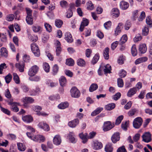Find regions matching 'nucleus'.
Returning a JSON list of instances; mask_svg holds the SVG:
<instances>
[{
	"mask_svg": "<svg viewBox=\"0 0 152 152\" xmlns=\"http://www.w3.org/2000/svg\"><path fill=\"white\" fill-rule=\"evenodd\" d=\"M137 111V110L135 108L131 109L128 113V114L129 116H132L134 115Z\"/></svg>",
	"mask_w": 152,
	"mask_h": 152,
	"instance_id": "52",
	"label": "nucleus"
},
{
	"mask_svg": "<svg viewBox=\"0 0 152 152\" xmlns=\"http://www.w3.org/2000/svg\"><path fill=\"white\" fill-rule=\"evenodd\" d=\"M129 121L125 122H123L121 125V127L122 129L125 131L127 130V128L129 126Z\"/></svg>",
	"mask_w": 152,
	"mask_h": 152,
	"instance_id": "28",
	"label": "nucleus"
},
{
	"mask_svg": "<svg viewBox=\"0 0 152 152\" xmlns=\"http://www.w3.org/2000/svg\"><path fill=\"white\" fill-rule=\"evenodd\" d=\"M99 54H96L93 57L91 61V63L94 64L96 63L99 58Z\"/></svg>",
	"mask_w": 152,
	"mask_h": 152,
	"instance_id": "38",
	"label": "nucleus"
},
{
	"mask_svg": "<svg viewBox=\"0 0 152 152\" xmlns=\"http://www.w3.org/2000/svg\"><path fill=\"white\" fill-rule=\"evenodd\" d=\"M115 104L114 103L109 104L105 106V109L107 110H110L113 109L115 107Z\"/></svg>",
	"mask_w": 152,
	"mask_h": 152,
	"instance_id": "29",
	"label": "nucleus"
},
{
	"mask_svg": "<svg viewBox=\"0 0 152 152\" xmlns=\"http://www.w3.org/2000/svg\"><path fill=\"white\" fill-rule=\"evenodd\" d=\"M139 50L141 53H145L147 50L146 45L145 44L140 45Z\"/></svg>",
	"mask_w": 152,
	"mask_h": 152,
	"instance_id": "21",
	"label": "nucleus"
},
{
	"mask_svg": "<svg viewBox=\"0 0 152 152\" xmlns=\"http://www.w3.org/2000/svg\"><path fill=\"white\" fill-rule=\"evenodd\" d=\"M102 143L100 142L96 141L94 143V149L95 150L101 149L102 147Z\"/></svg>",
	"mask_w": 152,
	"mask_h": 152,
	"instance_id": "18",
	"label": "nucleus"
},
{
	"mask_svg": "<svg viewBox=\"0 0 152 152\" xmlns=\"http://www.w3.org/2000/svg\"><path fill=\"white\" fill-rule=\"evenodd\" d=\"M18 149L21 151H24L26 149L25 146L22 143H17Z\"/></svg>",
	"mask_w": 152,
	"mask_h": 152,
	"instance_id": "42",
	"label": "nucleus"
},
{
	"mask_svg": "<svg viewBox=\"0 0 152 152\" xmlns=\"http://www.w3.org/2000/svg\"><path fill=\"white\" fill-rule=\"evenodd\" d=\"M66 40L68 42H72L73 41L72 35L70 33H66L65 35Z\"/></svg>",
	"mask_w": 152,
	"mask_h": 152,
	"instance_id": "25",
	"label": "nucleus"
},
{
	"mask_svg": "<svg viewBox=\"0 0 152 152\" xmlns=\"http://www.w3.org/2000/svg\"><path fill=\"white\" fill-rule=\"evenodd\" d=\"M103 108L102 107H98L92 113L91 115L92 116H95L99 114L102 110Z\"/></svg>",
	"mask_w": 152,
	"mask_h": 152,
	"instance_id": "31",
	"label": "nucleus"
},
{
	"mask_svg": "<svg viewBox=\"0 0 152 152\" xmlns=\"http://www.w3.org/2000/svg\"><path fill=\"white\" fill-rule=\"evenodd\" d=\"M131 53L133 56H135L137 54V51L136 48V45H134L131 48Z\"/></svg>",
	"mask_w": 152,
	"mask_h": 152,
	"instance_id": "40",
	"label": "nucleus"
},
{
	"mask_svg": "<svg viewBox=\"0 0 152 152\" xmlns=\"http://www.w3.org/2000/svg\"><path fill=\"white\" fill-rule=\"evenodd\" d=\"M89 23V21L88 19L85 18H83L82 21L79 28L80 31L81 32L83 31L84 27L87 26Z\"/></svg>",
	"mask_w": 152,
	"mask_h": 152,
	"instance_id": "7",
	"label": "nucleus"
},
{
	"mask_svg": "<svg viewBox=\"0 0 152 152\" xmlns=\"http://www.w3.org/2000/svg\"><path fill=\"white\" fill-rule=\"evenodd\" d=\"M151 136L149 132H145L142 136V140L145 142H149L151 140Z\"/></svg>",
	"mask_w": 152,
	"mask_h": 152,
	"instance_id": "6",
	"label": "nucleus"
},
{
	"mask_svg": "<svg viewBox=\"0 0 152 152\" xmlns=\"http://www.w3.org/2000/svg\"><path fill=\"white\" fill-rule=\"evenodd\" d=\"M26 20L28 24L31 25L33 23V19L32 17H26Z\"/></svg>",
	"mask_w": 152,
	"mask_h": 152,
	"instance_id": "47",
	"label": "nucleus"
},
{
	"mask_svg": "<svg viewBox=\"0 0 152 152\" xmlns=\"http://www.w3.org/2000/svg\"><path fill=\"white\" fill-rule=\"evenodd\" d=\"M112 15L115 17H118L119 15V10L117 8H113L112 10Z\"/></svg>",
	"mask_w": 152,
	"mask_h": 152,
	"instance_id": "30",
	"label": "nucleus"
},
{
	"mask_svg": "<svg viewBox=\"0 0 152 152\" xmlns=\"http://www.w3.org/2000/svg\"><path fill=\"white\" fill-rule=\"evenodd\" d=\"M15 67L18 68L19 71L20 72H24V64L23 62H20L19 63H16L15 65Z\"/></svg>",
	"mask_w": 152,
	"mask_h": 152,
	"instance_id": "15",
	"label": "nucleus"
},
{
	"mask_svg": "<svg viewBox=\"0 0 152 152\" xmlns=\"http://www.w3.org/2000/svg\"><path fill=\"white\" fill-rule=\"evenodd\" d=\"M13 99L10 100V102L8 103V104L12 105V110L15 112H17L19 111L18 108L16 106L19 103L15 102H12Z\"/></svg>",
	"mask_w": 152,
	"mask_h": 152,
	"instance_id": "9",
	"label": "nucleus"
},
{
	"mask_svg": "<svg viewBox=\"0 0 152 152\" xmlns=\"http://www.w3.org/2000/svg\"><path fill=\"white\" fill-rule=\"evenodd\" d=\"M98 87V85L96 84L93 83L90 86L89 88V91L91 92H93L97 89Z\"/></svg>",
	"mask_w": 152,
	"mask_h": 152,
	"instance_id": "37",
	"label": "nucleus"
},
{
	"mask_svg": "<svg viewBox=\"0 0 152 152\" xmlns=\"http://www.w3.org/2000/svg\"><path fill=\"white\" fill-rule=\"evenodd\" d=\"M31 49L34 56L39 57L40 55V52L38 46L36 43H33L31 45Z\"/></svg>",
	"mask_w": 152,
	"mask_h": 152,
	"instance_id": "1",
	"label": "nucleus"
},
{
	"mask_svg": "<svg viewBox=\"0 0 152 152\" xmlns=\"http://www.w3.org/2000/svg\"><path fill=\"white\" fill-rule=\"evenodd\" d=\"M126 75V72L124 69L120 71L119 75L121 77H124Z\"/></svg>",
	"mask_w": 152,
	"mask_h": 152,
	"instance_id": "61",
	"label": "nucleus"
},
{
	"mask_svg": "<svg viewBox=\"0 0 152 152\" xmlns=\"http://www.w3.org/2000/svg\"><path fill=\"white\" fill-rule=\"evenodd\" d=\"M12 76L11 74H9L5 77V79L6 83L8 84L10 83L12 80Z\"/></svg>",
	"mask_w": 152,
	"mask_h": 152,
	"instance_id": "46",
	"label": "nucleus"
},
{
	"mask_svg": "<svg viewBox=\"0 0 152 152\" xmlns=\"http://www.w3.org/2000/svg\"><path fill=\"white\" fill-rule=\"evenodd\" d=\"M1 55L2 56L7 57L8 56V52L6 48H2L1 49Z\"/></svg>",
	"mask_w": 152,
	"mask_h": 152,
	"instance_id": "34",
	"label": "nucleus"
},
{
	"mask_svg": "<svg viewBox=\"0 0 152 152\" xmlns=\"http://www.w3.org/2000/svg\"><path fill=\"white\" fill-rule=\"evenodd\" d=\"M131 26V23L129 20H127L124 25V28L125 30H128Z\"/></svg>",
	"mask_w": 152,
	"mask_h": 152,
	"instance_id": "53",
	"label": "nucleus"
},
{
	"mask_svg": "<svg viewBox=\"0 0 152 152\" xmlns=\"http://www.w3.org/2000/svg\"><path fill=\"white\" fill-rule=\"evenodd\" d=\"M145 12L142 11L141 13L139 18H138V20L139 21H142L145 18Z\"/></svg>",
	"mask_w": 152,
	"mask_h": 152,
	"instance_id": "63",
	"label": "nucleus"
},
{
	"mask_svg": "<svg viewBox=\"0 0 152 152\" xmlns=\"http://www.w3.org/2000/svg\"><path fill=\"white\" fill-rule=\"evenodd\" d=\"M104 149L106 152H112L113 151V148L112 144L108 143L105 146Z\"/></svg>",
	"mask_w": 152,
	"mask_h": 152,
	"instance_id": "24",
	"label": "nucleus"
},
{
	"mask_svg": "<svg viewBox=\"0 0 152 152\" xmlns=\"http://www.w3.org/2000/svg\"><path fill=\"white\" fill-rule=\"evenodd\" d=\"M79 120L77 119H75L69 122L68 126L72 128L75 127L79 123Z\"/></svg>",
	"mask_w": 152,
	"mask_h": 152,
	"instance_id": "12",
	"label": "nucleus"
},
{
	"mask_svg": "<svg viewBox=\"0 0 152 152\" xmlns=\"http://www.w3.org/2000/svg\"><path fill=\"white\" fill-rule=\"evenodd\" d=\"M30 40L33 42H36L38 39V37L37 35H32L29 36Z\"/></svg>",
	"mask_w": 152,
	"mask_h": 152,
	"instance_id": "55",
	"label": "nucleus"
},
{
	"mask_svg": "<svg viewBox=\"0 0 152 152\" xmlns=\"http://www.w3.org/2000/svg\"><path fill=\"white\" fill-rule=\"evenodd\" d=\"M7 67L6 64L5 63H2L0 65V74L2 73L3 69Z\"/></svg>",
	"mask_w": 152,
	"mask_h": 152,
	"instance_id": "58",
	"label": "nucleus"
},
{
	"mask_svg": "<svg viewBox=\"0 0 152 152\" xmlns=\"http://www.w3.org/2000/svg\"><path fill=\"white\" fill-rule=\"evenodd\" d=\"M79 136L80 138L82 140V142L83 143H86L87 141V134H83L82 133H81L79 134Z\"/></svg>",
	"mask_w": 152,
	"mask_h": 152,
	"instance_id": "19",
	"label": "nucleus"
},
{
	"mask_svg": "<svg viewBox=\"0 0 152 152\" xmlns=\"http://www.w3.org/2000/svg\"><path fill=\"white\" fill-rule=\"evenodd\" d=\"M69 105L67 102H61L58 105V107L60 109H63L67 107Z\"/></svg>",
	"mask_w": 152,
	"mask_h": 152,
	"instance_id": "23",
	"label": "nucleus"
},
{
	"mask_svg": "<svg viewBox=\"0 0 152 152\" xmlns=\"http://www.w3.org/2000/svg\"><path fill=\"white\" fill-rule=\"evenodd\" d=\"M39 68L36 65H34L31 67L29 69L28 72V75L31 77L34 75L38 71Z\"/></svg>",
	"mask_w": 152,
	"mask_h": 152,
	"instance_id": "5",
	"label": "nucleus"
},
{
	"mask_svg": "<svg viewBox=\"0 0 152 152\" xmlns=\"http://www.w3.org/2000/svg\"><path fill=\"white\" fill-rule=\"evenodd\" d=\"M45 26L47 31L50 32L52 31V26L48 23H45Z\"/></svg>",
	"mask_w": 152,
	"mask_h": 152,
	"instance_id": "56",
	"label": "nucleus"
},
{
	"mask_svg": "<svg viewBox=\"0 0 152 152\" xmlns=\"http://www.w3.org/2000/svg\"><path fill=\"white\" fill-rule=\"evenodd\" d=\"M49 83L50 84V86L51 87H55L57 85V83L53 82L51 80H47L46 81V84L49 85Z\"/></svg>",
	"mask_w": 152,
	"mask_h": 152,
	"instance_id": "59",
	"label": "nucleus"
},
{
	"mask_svg": "<svg viewBox=\"0 0 152 152\" xmlns=\"http://www.w3.org/2000/svg\"><path fill=\"white\" fill-rule=\"evenodd\" d=\"M140 134L139 133L136 134L133 137L134 142H137L140 138Z\"/></svg>",
	"mask_w": 152,
	"mask_h": 152,
	"instance_id": "60",
	"label": "nucleus"
},
{
	"mask_svg": "<svg viewBox=\"0 0 152 152\" xmlns=\"http://www.w3.org/2000/svg\"><path fill=\"white\" fill-rule=\"evenodd\" d=\"M120 138L119 133L118 132H116L112 135L111 139L112 142L113 143H115L119 140Z\"/></svg>",
	"mask_w": 152,
	"mask_h": 152,
	"instance_id": "11",
	"label": "nucleus"
},
{
	"mask_svg": "<svg viewBox=\"0 0 152 152\" xmlns=\"http://www.w3.org/2000/svg\"><path fill=\"white\" fill-rule=\"evenodd\" d=\"M109 48L107 47L104 51L103 55L105 59L107 60L109 58Z\"/></svg>",
	"mask_w": 152,
	"mask_h": 152,
	"instance_id": "32",
	"label": "nucleus"
},
{
	"mask_svg": "<svg viewBox=\"0 0 152 152\" xmlns=\"http://www.w3.org/2000/svg\"><path fill=\"white\" fill-rule=\"evenodd\" d=\"M70 93L72 97L74 98H78L80 94L79 91L75 87L72 88Z\"/></svg>",
	"mask_w": 152,
	"mask_h": 152,
	"instance_id": "4",
	"label": "nucleus"
},
{
	"mask_svg": "<svg viewBox=\"0 0 152 152\" xmlns=\"http://www.w3.org/2000/svg\"><path fill=\"white\" fill-rule=\"evenodd\" d=\"M22 119L23 121L28 123L32 122L33 121V118L30 115H27L22 117Z\"/></svg>",
	"mask_w": 152,
	"mask_h": 152,
	"instance_id": "17",
	"label": "nucleus"
},
{
	"mask_svg": "<svg viewBox=\"0 0 152 152\" xmlns=\"http://www.w3.org/2000/svg\"><path fill=\"white\" fill-rule=\"evenodd\" d=\"M22 101L23 102H26L27 103H31L34 102V100L31 97H26L22 99Z\"/></svg>",
	"mask_w": 152,
	"mask_h": 152,
	"instance_id": "22",
	"label": "nucleus"
},
{
	"mask_svg": "<svg viewBox=\"0 0 152 152\" xmlns=\"http://www.w3.org/2000/svg\"><path fill=\"white\" fill-rule=\"evenodd\" d=\"M59 69V67L58 65L56 64L53 67V72L52 73L53 75H56L58 72Z\"/></svg>",
	"mask_w": 152,
	"mask_h": 152,
	"instance_id": "44",
	"label": "nucleus"
},
{
	"mask_svg": "<svg viewBox=\"0 0 152 152\" xmlns=\"http://www.w3.org/2000/svg\"><path fill=\"white\" fill-rule=\"evenodd\" d=\"M87 8L89 10H92L93 9L94 6L93 4L91 1H89L87 4Z\"/></svg>",
	"mask_w": 152,
	"mask_h": 152,
	"instance_id": "51",
	"label": "nucleus"
},
{
	"mask_svg": "<svg viewBox=\"0 0 152 152\" xmlns=\"http://www.w3.org/2000/svg\"><path fill=\"white\" fill-rule=\"evenodd\" d=\"M127 40V36L126 35H124L120 40L119 44L122 45L125 43Z\"/></svg>",
	"mask_w": 152,
	"mask_h": 152,
	"instance_id": "33",
	"label": "nucleus"
},
{
	"mask_svg": "<svg viewBox=\"0 0 152 152\" xmlns=\"http://www.w3.org/2000/svg\"><path fill=\"white\" fill-rule=\"evenodd\" d=\"M149 30L147 26H145L142 29V35L143 36H147L148 34Z\"/></svg>",
	"mask_w": 152,
	"mask_h": 152,
	"instance_id": "50",
	"label": "nucleus"
},
{
	"mask_svg": "<svg viewBox=\"0 0 152 152\" xmlns=\"http://www.w3.org/2000/svg\"><path fill=\"white\" fill-rule=\"evenodd\" d=\"M53 143L56 145L60 144L61 142V137L59 135H56L53 138Z\"/></svg>",
	"mask_w": 152,
	"mask_h": 152,
	"instance_id": "13",
	"label": "nucleus"
},
{
	"mask_svg": "<svg viewBox=\"0 0 152 152\" xmlns=\"http://www.w3.org/2000/svg\"><path fill=\"white\" fill-rule=\"evenodd\" d=\"M129 4L124 1H121L120 4V8L123 10H125L127 9L129 7Z\"/></svg>",
	"mask_w": 152,
	"mask_h": 152,
	"instance_id": "16",
	"label": "nucleus"
},
{
	"mask_svg": "<svg viewBox=\"0 0 152 152\" xmlns=\"http://www.w3.org/2000/svg\"><path fill=\"white\" fill-rule=\"evenodd\" d=\"M43 68L44 70L47 72H49L50 66L49 64L47 63H45L43 64Z\"/></svg>",
	"mask_w": 152,
	"mask_h": 152,
	"instance_id": "48",
	"label": "nucleus"
},
{
	"mask_svg": "<svg viewBox=\"0 0 152 152\" xmlns=\"http://www.w3.org/2000/svg\"><path fill=\"white\" fill-rule=\"evenodd\" d=\"M33 31L37 33L41 31V27L38 25H33L32 27Z\"/></svg>",
	"mask_w": 152,
	"mask_h": 152,
	"instance_id": "35",
	"label": "nucleus"
},
{
	"mask_svg": "<svg viewBox=\"0 0 152 152\" xmlns=\"http://www.w3.org/2000/svg\"><path fill=\"white\" fill-rule=\"evenodd\" d=\"M142 119L141 117H138L135 118L133 122V127L135 129L139 128L142 125Z\"/></svg>",
	"mask_w": 152,
	"mask_h": 152,
	"instance_id": "3",
	"label": "nucleus"
},
{
	"mask_svg": "<svg viewBox=\"0 0 152 152\" xmlns=\"http://www.w3.org/2000/svg\"><path fill=\"white\" fill-rule=\"evenodd\" d=\"M74 61L72 58L67 59L66 60V64L69 66H72L74 64Z\"/></svg>",
	"mask_w": 152,
	"mask_h": 152,
	"instance_id": "43",
	"label": "nucleus"
},
{
	"mask_svg": "<svg viewBox=\"0 0 152 152\" xmlns=\"http://www.w3.org/2000/svg\"><path fill=\"white\" fill-rule=\"evenodd\" d=\"M13 80L15 83L17 84L20 83V80L19 77L16 73H14L13 74Z\"/></svg>",
	"mask_w": 152,
	"mask_h": 152,
	"instance_id": "45",
	"label": "nucleus"
},
{
	"mask_svg": "<svg viewBox=\"0 0 152 152\" xmlns=\"http://www.w3.org/2000/svg\"><path fill=\"white\" fill-rule=\"evenodd\" d=\"M103 67V70L104 71L105 75L107 74L108 73H110L111 70V66L109 64H107L105 66Z\"/></svg>",
	"mask_w": 152,
	"mask_h": 152,
	"instance_id": "26",
	"label": "nucleus"
},
{
	"mask_svg": "<svg viewBox=\"0 0 152 152\" xmlns=\"http://www.w3.org/2000/svg\"><path fill=\"white\" fill-rule=\"evenodd\" d=\"M125 57L123 56H121L118 58V63L120 64H124V61L125 60Z\"/></svg>",
	"mask_w": 152,
	"mask_h": 152,
	"instance_id": "62",
	"label": "nucleus"
},
{
	"mask_svg": "<svg viewBox=\"0 0 152 152\" xmlns=\"http://www.w3.org/2000/svg\"><path fill=\"white\" fill-rule=\"evenodd\" d=\"M77 64L80 66H83L85 65V62L84 60L81 58L78 59L77 61Z\"/></svg>",
	"mask_w": 152,
	"mask_h": 152,
	"instance_id": "39",
	"label": "nucleus"
},
{
	"mask_svg": "<svg viewBox=\"0 0 152 152\" xmlns=\"http://www.w3.org/2000/svg\"><path fill=\"white\" fill-rule=\"evenodd\" d=\"M74 134L73 132H70L69 136V140L72 143H75L76 142L75 138L74 137Z\"/></svg>",
	"mask_w": 152,
	"mask_h": 152,
	"instance_id": "36",
	"label": "nucleus"
},
{
	"mask_svg": "<svg viewBox=\"0 0 152 152\" xmlns=\"http://www.w3.org/2000/svg\"><path fill=\"white\" fill-rule=\"evenodd\" d=\"M59 81L61 86L63 87L64 86L66 83V80L65 77L61 76L59 79Z\"/></svg>",
	"mask_w": 152,
	"mask_h": 152,
	"instance_id": "27",
	"label": "nucleus"
},
{
	"mask_svg": "<svg viewBox=\"0 0 152 152\" xmlns=\"http://www.w3.org/2000/svg\"><path fill=\"white\" fill-rule=\"evenodd\" d=\"M148 58L146 57H143L137 59L135 61V64H138L143 62L146 61Z\"/></svg>",
	"mask_w": 152,
	"mask_h": 152,
	"instance_id": "20",
	"label": "nucleus"
},
{
	"mask_svg": "<svg viewBox=\"0 0 152 152\" xmlns=\"http://www.w3.org/2000/svg\"><path fill=\"white\" fill-rule=\"evenodd\" d=\"M32 140L36 142H43L45 140V138L43 136L40 135H35L33 137Z\"/></svg>",
	"mask_w": 152,
	"mask_h": 152,
	"instance_id": "8",
	"label": "nucleus"
},
{
	"mask_svg": "<svg viewBox=\"0 0 152 152\" xmlns=\"http://www.w3.org/2000/svg\"><path fill=\"white\" fill-rule=\"evenodd\" d=\"M142 39L141 35L140 34H137L134 39V41L135 42H137L140 41Z\"/></svg>",
	"mask_w": 152,
	"mask_h": 152,
	"instance_id": "54",
	"label": "nucleus"
},
{
	"mask_svg": "<svg viewBox=\"0 0 152 152\" xmlns=\"http://www.w3.org/2000/svg\"><path fill=\"white\" fill-rule=\"evenodd\" d=\"M63 23L62 20L57 19L55 21V25L58 28H60L61 27Z\"/></svg>",
	"mask_w": 152,
	"mask_h": 152,
	"instance_id": "41",
	"label": "nucleus"
},
{
	"mask_svg": "<svg viewBox=\"0 0 152 152\" xmlns=\"http://www.w3.org/2000/svg\"><path fill=\"white\" fill-rule=\"evenodd\" d=\"M137 91V90L136 87L130 88L127 93V96L129 97H131L136 93Z\"/></svg>",
	"mask_w": 152,
	"mask_h": 152,
	"instance_id": "14",
	"label": "nucleus"
},
{
	"mask_svg": "<svg viewBox=\"0 0 152 152\" xmlns=\"http://www.w3.org/2000/svg\"><path fill=\"white\" fill-rule=\"evenodd\" d=\"M38 126L39 128L45 131H48L50 130V128L49 126L45 123H44V122H40Z\"/></svg>",
	"mask_w": 152,
	"mask_h": 152,
	"instance_id": "10",
	"label": "nucleus"
},
{
	"mask_svg": "<svg viewBox=\"0 0 152 152\" xmlns=\"http://www.w3.org/2000/svg\"><path fill=\"white\" fill-rule=\"evenodd\" d=\"M114 126V124H112L110 121H107L104 122L102 128L104 132H107L111 129Z\"/></svg>",
	"mask_w": 152,
	"mask_h": 152,
	"instance_id": "2",
	"label": "nucleus"
},
{
	"mask_svg": "<svg viewBox=\"0 0 152 152\" xmlns=\"http://www.w3.org/2000/svg\"><path fill=\"white\" fill-rule=\"evenodd\" d=\"M123 116L122 115H120L118 117L115 121V124L118 125L120 124L121 123L122 120H123Z\"/></svg>",
	"mask_w": 152,
	"mask_h": 152,
	"instance_id": "49",
	"label": "nucleus"
},
{
	"mask_svg": "<svg viewBox=\"0 0 152 152\" xmlns=\"http://www.w3.org/2000/svg\"><path fill=\"white\" fill-rule=\"evenodd\" d=\"M32 109L33 110L37 113L38 112H39L40 111L42 110V108L41 107L39 106H36L33 107Z\"/></svg>",
	"mask_w": 152,
	"mask_h": 152,
	"instance_id": "64",
	"label": "nucleus"
},
{
	"mask_svg": "<svg viewBox=\"0 0 152 152\" xmlns=\"http://www.w3.org/2000/svg\"><path fill=\"white\" fill-rule=\"evenodd\" d=\"M118 85L119 87H122L124 86V82L123 80L121 78L117 79Z\"/></svg>",
	"mask_w": 152,
	"mask_h": 152,
	"instance_id": "57",
	"label": "nucleus"
}]
</instances>
